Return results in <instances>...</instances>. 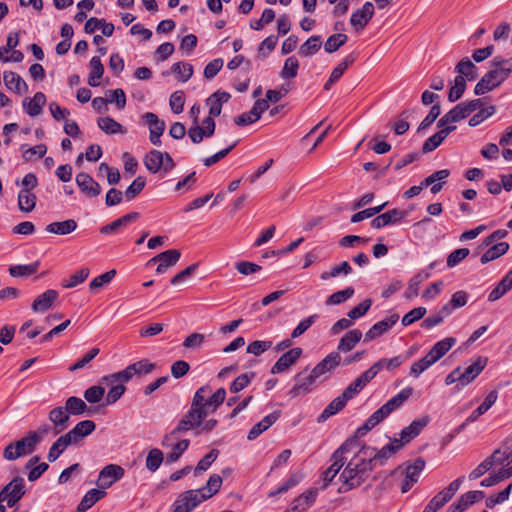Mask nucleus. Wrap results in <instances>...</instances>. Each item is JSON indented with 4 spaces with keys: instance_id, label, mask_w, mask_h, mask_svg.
Returning <instances> with one entry per match:
<instances>
[{
    "instance_id": "19",
    "label": "nucleus",
    "mask_w": 512,
    "mask_h": 512,
    "mask_svg": "<svg viewBox=\"0 0 512 512\" xmlns=\"http://www.w3.org/2000/svg\"><path fill=\"white\" fill-rule=\"evenodd\" d=\"M319 378L311 371L306 377H302V373H298L295 376V385L289 390V395L294 398L299 395H305L312 390L315 382Z\"/></svg>"
},
{
    "instance_id": "27",
    "label": "nucleus",
    "mask_w": 512,
    "mask_h": 512,
    "mask_svg": "<svg viewBox=\"0 0 512 512\" xmlns=\"http://www.w3.org/2000/svg\"><path fill=\"white\" fill-rule=\"evenodd\" d=\"M280 417V411H274L265 416L260 422L256 423L249 431L247 438L254 440L264 431L270 428Z\"/></svg>"
},
{
    "instance_id": "28",
    "label": "nucleus",
    "mask_w": 512,
    "mask_h": 512,
    "mask_svg": "<svg viewBox=\"0 0 512 512\" xmlns=\"http://www.w3.org/2000/svg\"><path fill=\"white\" fill-rule=\"evenodd\" d=\"M497 398L498 393L496 391L489 392L484 401L470 414L465 423L460 426V429L464 428L467 423L475 422L481 415L487 412L497 401Z\"/></svg>"
},
{
    "instance_id": "14",
    "label": "nucleus",
    "mask_w": 512,
    "mask_h": 512,
    "mask_svg": "<svg viewBox=\"0 0 512 512\" xmlns=\"http://www.w3.org/2000/svg\"><path fill=\"white\" fill-rule=\"evenodd\" d=\"M181 257V252L177 249H169L164 252L159 253L154 256L152 259L148 261V265L152 263L158 262V266L156 268L157 274H163L170 267L176 265Z\"/></svg>"
},
{
    "instance_id": "63",
    "label": "nucleus",
    "mask_w": 512,
    "mask_h": 512,
    "mask_svg": "<svg viewBox=\"0 0 512 512\" xmlns=\"http://www.w3.org/2000/svg\"><path fill=\"white\" fill-rule=\"evenodd\" d=\"M222 485V478L221 476L217 474H212L207 483L206 486L201 488L200 490H203L204 495L208 498H211L213 495H215Z\"/></svg>"
},
{
    "instance_id": "25",
    "label": "nucleus",
    "mask_w": 512,
    "mask_h": 512,
    "mask_svg": "<svg viewBox=\"0 0 512 512\" xmlns=\"http://www.w3.org/2000/svg\"><path fill=\"white\" fill-rule=\"evenodd\" d=\"M399 316L397 314H393L388 318H385L377 323H375L365 334V339L370 341L376 339L381 336L385 332H387L396 322L398 321Z\"/></svg>"
},
{
    "instance_id": "34",
    "label": "nucleus",
    "mask_w": 512,
    "mask_h": 512,
    "mask_svg": "<svg viewBox=\"0 0 512 512\" xmlns=\"http://www.w3.org/2000/svg\"><path fill=\"white\" fill-rule=\"evenodd\" d=\"M455 343L456 339L454 337H447L441 341H438L427 353L429 359L436 363L455 345Z\"/></svg>"
},
{
    "instance_id": "1",
    "label": "nucleus",
    "mask_w": 512,
    "mask_h": 512,
    "mask_svg": "<svg viewBox=\"0 0 512 512\" xmlns=\"http://www.w3.org/2000/svg\"><path fill=\"white\" fill-rule=\"evenodd\" d=\"M344 443H350L348 451L344 453L346 458L345 468L340 474L342 482L339 492H347L360 486L374 469L370 457L366 454L364 446L356 438L348 439Z\"/></svg>"
},
{
    "instance_id": "56",
    "label": "nucleus",
    "mask_w": 512,
    "mask_h": 512,
    "mask_svg": "<svg viewBox=\"0 0 512 512\" xmlns=\"http://www.w3.org/2000/svg\"><path fill=\"white\" fill-rule=\"evenodd\" d=\"M354 295V288L347 287L344 290L337 291L331 294L325 301L326 305H339Z\"/></svg>"
},
{
    "instance_id": "29",
    "label": "nucleus",
    "mask_w": 512,
    "mask_h": 512,
    "mask_svg": "<svg viewBox=\"0 0 512 512\" xmlns=\"http://www.w3.org/2000/svg\"><path fill=\"white\" fill-rule=\"evenodd\" d=\"M46 103V97L42 92H37L33 98H25L23 101V108L25 112L31 116L36 117L42 113L43 106Z\"/></svg>"
},
{
    "instance_id": "40",
    "label": "nucleus",
    "mask_w": 512,
    "mask_h": 512,
    "mask_svg": "<svg viewBox=\"0 0 512 512\" xmlns=\"http://www.w3.org/2000/svg\"><path fill=\"white\" fill-rule=\"evenodd\" d=\"M37 203V197L28 189H21L18 193V208L20 211L29 213L34 210Z\"/></svg>"
},
{
    "instance_id": "60",
    "label": "nucleus",
    "mask_w": 512,
    "mask_h": 512,
    "mask_svg": "<svg viewBox=\"0 0 512 512\" xmlns=\"http://www.w3.org/2000/svg\"><path fill=\"white\" fill-rule=\"evenodd\" d=\"M466 89V80L462 76H456L454 79V85L451 86L448 94L450 102H455L460 99Z\"/></svg>"
},
{
    "instance_id": "48",
    "label": "nucleus",
    "mask_w": 512,
    "mask_h": 512,
    "mask_svg": "<svg viewBox=\"0 0 512 512\" xmlns=\"http://www.w3.org/2000/svg\"><path fill=\"white\" fill-rule=\"evenodd\" d=\"M321 44V36L313 35L301 45L299 54L303 57L311 56L320 50Z\"/></svg>"
},
{
    "instance_id": "45",
    "label": "nucleus",
    "mask_w": 512,
    "mask_h": 512,
    "mask_svg": "<svg viewBox=\"0 0 512 512\" xmlns=\"http://www.w3.org/2000/svg\"><path fill=\"white\" fill-rule=\"evenodd\" d=\"M512 288V271L498 283V285L490 292L488 300L493 302L500 299L506 292Z\"/></svg>"
},
{
    "instance_id": "54",
    "label": "nucleus",
    "mask_w": 512,
    "mask_h": 512,
    "mask_svg": "<svg viewBox=\"0 0 512 512\" xmlns=\"http://www.w3.org/2000/svg\"><path fill=\"white\" fill-rule=\"evenodd\" d=\"M65 408L69 415H81L87 410V405L81 398L71 396L66 400Z\"/></svg>"
},
{
    "instance_id": "16",
    "label": "nucleus",
    "mask_w": 512,
    "mask_h": 512,
    "mask_svg": "<svg viewBox=\"0 0 512 512\" xmlns=\"http://www.w3.org/2000/svg\"><path fill=\"white\" fill-rule=\"evenodd\" d=\"M143 119L149 126L151 143L155 146L161 145L160 137L165 131V122L160 120L158 116L152 112H147L143 115Z\"/></svg>"
},
{
    "instance_id": "43",
    "label": "nucleus",
    "mask_w": 512,
    "mask_h": 512,
    "mask_svg": "<svg viewBox=\"0 0 512 512\" xmlns=\"http://www.w3.org/2000/svg\"><path fill=\"white\" fill-rule=\"evenodd\" d=\"M413 393L412 387H406L401 390L398 394L389 399L384 407L387 409L389 414H391L394 410L401 407L405 401H407Z\"/></svg>"
},
{
    "instance_id": "38",
    "label": "nucleus",
    "mask_w": 512,
    "mask_h": 512,
    "mask_svg": "<svg viewBox=\"0 0 512 512\" xmlns=\"http://www.w3.org/2000/svg\"><path fill=\"white\" fill-rule=\"evenodd\" d=\"M455 71L458 73V76H462L465 80L473 81L478 77L477 67L468 57L459 61L455 67Z\"/></svg>"
},
{
    "instance_id": "5",
    "label": "nucleus",
    "mask_w": 512,
    "mask_h": 512,
    "mask_svg": "<svg viewBox=\"0 0 512 512\" xmlns=\"http://www.w3.org/2000/svg\"><path fill=\"white\" fill-rule=\"evenodd\" d=\"M211 388L208 385L200 387L194 394V396H200L201 398V409L208 415L216 411V409L224 402L226 397V390L224 388L217 389L210 397Z\"/></svg>"
},
{
    "instance_id": "22",
    "label": "nucleus",
    "mask_w": 512,
    "mask_h": 512,
    "mask_svg": "<svg viewBox=\"0 0 512 512\" xmlns=\"http://www.w3.org/2000/svg\"><path fill=\"white\" fill-rule=\"evenodd\" d=\"M96 428L92 420H83L76 424V426L66 433L68 442L72 445L79 443L84 437L90 435Z\"/></svg>"
},
{
    "instance_id": "64",
    "label": "nucleus",
    "mask_w": 512,
    "mask_h": 512,
    "mask_svg": "<svg viewBox=\"0 0 512 512\" xmlns=\"http://www.w3.org/2000/svg\"><path fill=\"white\" fill-rule=\"evenodd\" d=\"M491 64H492V67L499 70L507 78L512 73V57L511 58H503L501 56H496L491 61Z\"/></svg>"
},
{
    "instance_id": "50",
    "label": "nucleus",
    "mask_w": 512,
    "mask_h": 512,
    "mask_svg": "<svg viewBox=\"0 0 512 512\" xmlns=\"http://www.w3.org/2000/svg\"><path fill=\"white\" fill-rule=\"evenodd\" d=\"M72 445L70 442H68V438L66 435L60 436L56 442L52 444V446L49 449L47 459L49 462H54L58 459V457L65 451V449Z\"/></svg>"
},
{
    "instance_id": "49",
    "label": "nucleus",
    "mask_w": 512,
    "mask_h": 512,
    "mask_svg": "<svg viewBox=\"0 0 512 512\" xmlns=\"http://www.w3.org/2000/svg\"><path fill=\"white\" fill-rule=\"evenodd\" d=\"M509 248L508 243L500 242L490 247L481 257L480 261L482 264H486L498 257L504 255Z\"/></svg>"
},
{
    "instance_id": "12",
    "label": "nucleus",
    "mask_w": 512,
    "mask_h": 512,
    "mask_svg": "<svg viewBox=\"0 0 512 512\" xmlns=\"http://www.w3.org/2000/svg\"><path fill=\"white\" fill-rule=\"evenodd\" d=\"M506 79V76H504L499 70L493 67L476 84L474 88V93L476 95H483L493 90L494 88L498 87Z\"/></svg>"
},
{
    "instance_id": "30",
    "label": "nucleus",
    "mask_w": 512,
    "mask_h": 512,
    "mask_svg": "<svg viewBox=\"0 0 512 512\" xmlns=\"http://www.w3.org/2000/svg\"><path fill=\"white\" fill-rule=\"evenodd\" d=\"M138 212L128 213L113 222L101 227L100 232L102 234H111L118 232L121 228L127 226L129 223L137 220L139 218Z\"/></svg>"
},
{
    "instance_id": "15",
    "label": "nucleus",
    "mask_w": 512,
    "mask_h": 512,
    "mask_svg": "<svg viewBox=\"0 0 512 512\" xmlns=\"http://www.w3.org/2000/svg\"><path fill=\"white\" fill-rule=\"evenodd\" d=\"M374 16V5L365 2L360 9L354 11L350 17V24L355 31L363 30Z\"/></svg>"
},
{
    "instance_id": "23",
    "label": "nucleus",
    "mask_w": 512,
    "mask_h": 512,
    "mask_svg": "<svg viewBox=\"0 0 512 512\" xmlns=\"http://www.w3.org/2000/svg\"><path fill=\"white\" fill-rule=\"evenodd\" d=\"M340 364L341 356L339 352H331L312 369V372L320 379Z\"/></svg>"
},
{
    "instance_id": "42",
    "label": "nucleus",
    "mask_w": 512,
    "mask_h": 512,
    "mask_svg": "<svg viewBox=\"0 0 512 512\" xmlns=\"http://www.w3.org/2000/svg\"><path fill=\"white\" fill-rule=\"evenodd\" d=\"M49 420L58 427L57 433L64 430L67 427L69 420V413L65 407H56L49 412Z\"/></svg>"
},
{
    "instance_id": "31",
    "label": "nucleus",
    "mask_w": 512,
    "mask_h": 512,
    "mask_svg": "<svg viewBox=\"0 0 512 512\" xmlns=\"http://www.w3.org/2000/svg\"><path fill=\"white\" fill-rule=\"evenodd\" d=\"M230 94L227 92L216 91L208 99L207 104L210 106L209 117H217L221 114L222 105L229 101Z\"/></svg>"
},
{
    "instance_id": "32",
    "label": "nucleus",
    "mask_w": 512,
    "mask_h": 512,
    "mask_svg": "<svg viewBox=\"0 0 512 512\" xmlns=\"http://www.w3.org/2000/svg\"><path fill=\"white\" fill-rule=\"evenodd\" d=\"M441 130L434 135L430 136L423 144L422 150L424 153H429L435 150L444 139L456 129V126H448L440 128Z\"/></svg>"
},
{
    "instance_id": "57",
    "label": "nucleus",
    "mask_w": 512,
    "mask_h": 512,
    "mask_svg": "<svg viewBox=\"0 0 512 512\" xmlns=\"http://www.w3.org/2000/svg\"><path fill=\"white\" fill-rule=\"evenodd\" d=\"M298 68V59L294 56L288 57L285 60L284 66L280 72V77L283 79L294 78L297 76Z\"/></svg>"
},
{
    "instance_id": "10",
    "label": "nucleus",
    "mask_w": 512,
    "mask_h": 512,
    "mask_svg": "<svg viewBox=\"0 0 512 512\" xmlns=\"http://www.w3.org/2000/svg\"><path fill=\"white\" fill-rule=\"evenodd\" d=\"M377 365H372L368 370L363 372L353 382H351L341 394L346 401L354 398L376 375Z\"/></svg>"
},
{
    "instance_id": "53",
    "label": "nucleus",
    "mask_w": 512,
    "mask_h": 512,
    "mask_svg": "<svg viewBox=\"0 0 512 512\" xmlns=\"http://www.w3.org/2000/svg\"><path fill=\"white\" fill-rule=\"evenodd\" d=\"M190 445V441L188 439H182L178 441L177 444L170 446L171 452L166 457V462L168 464L176 462L181 455L188 449Z\"/></svg>"
},
{
    "instance_id": "35",
    "label": "nucleus",
    "mask_w": 512,
    "mask_h": 512,
    "mask_svg": "<svg viewBox=\"0 0 512 512\" xmlns=\"http://www.w3.org/2000/svg\"><path fill=\"white\" fill-rule=\"evenodd\" d=\"M4 84L7 89L22 94L27 91L28 86L25 81L15 72L5 71L3 75Z\"/></svg>"
},
{
    "instance_id": "62",
    "label": "nucleus",
    "mask_w": 512,
    "mask_h": 512,
    "mask_svg": "<svg viewBox=\"0 0 512 512\" xmlns=\"http://www.w3.org/2000/svg\"><path fill=\"white\" fill-rule=\"evenodd\" d=\"M218 455L219 451L217 449H212L203 458H201L194 469L195 475L207 471L212 463L217 459Z\"/></svg>"
},
{
    "instance_id": "17",
    "label": "nucleus",
    "mask_w": 512,
    "mask_h": 512,
    "mask_svg": "<svg viewBox=\"0 0 512 512\" xmlns=\"http://www.w3.org/2000/svg\"><path fill=\"white\" fill-rule=\"evenodd\" d=\"M75 181L80 191L89 198L97 197L102 191L99 183L86 172L78 173Z\"/></svg>"
},
{
    "instance_id": "11",
    "label": "nucleus",
    "mask_w": 512,
    "mask_h": 512,
    "mask_svg": "<svg viewBox=\"0 0 512 512\" xmlns=\"http://www.w3.org/2000/svg\"><path fill=\"white\" fill-rule=\"evenodd\" d=\"M125 474L123 467L117 464H109L102 468L99 472L96 485L100 489L106 490L116 481L120 480Z\"/></svg>"
},
{
    "instance_id": "33",
    "label": "nucleus",
    "mask_w": 512,
    "mask_h": 512,
    "mask_svg": "<svg viewBox=\"0 0 512 512\" xmlns=\"http://www.w3.org/2000/svg\"><path fill=\"white\" fill-rule=\"evenodd\" d=\"M467 116L461 104L453 107L449 112H447L437 123L439 128H445L448 126H455L454 123L465 119Z\"/></svg>"
},
{
    "instance_id": "61",
    "label": "nucleus",
    "mask_w": 512,
    "mask_h": 512,
    "mask_svg": "<svg viewBox=\"0 0 512 512\" xmlns=\"http://www.w3.org/2000/svg\"><path fill=\"white\" fill-rule=\"evenodd\" d=\"M133 376H135V373L132 370L131 366L129 365L122 371L111 374L109 376H105L103 378V381H105L108 384H115L117 382H128Z\"/></svg>"
},
{
    "instance_id": "21",
    "label": "nucleus",
    "mask_w": 512,
    "mask_h": 512,
    "mask_svg": "<svg viewBox=\"0 0 512 512\" xmlns=\"http://www.w3.org/2000/svg\"><path fill=\"white\" fill-rule=\"evenodd\" d=\"M302 355V349L299 347L292 348L288 352L279 357L271 368L272 374H279L291 367Z\"/></svg>"
},
{
    "instance_id": "37",
    "label": "nucleus",
    "mask_w": 512,
    "mask_h": 512,
    "mask_svg": "<svg viewBox=\"0 0 512 512\" xmlns=\"http://www.w3.org/2000/svg\"><path fill=\"white\" fill-rule=\"evenodd\" d=\"M317 491L309 490L298 496L291 504L292 512H302L308 509L316 500Z\"/></svg>"
},
{
    "instance_id": "18",
    "label": "nucleus",
    "mask_w": 512,
    "mask_h": 512,
    "mask_svg": "<svg viewBox=\"0 0 512 512\" xmlns=\"http://www.w3.org/2000/svg\"><path fill=\"white\" fill-rule=\"evenodd\" d=\"M429 421V416H423L419 419L413 420L409 426L405 427L400 433V438L397 439L402 443V447L417 437L428 425Z\"/></svg>"
},
{
    "instance_id": "36",
    "label": "nucleus",
    "mask_w": 512,
    "mask_h": 512,
    "mask_svg": "<svg viewBox=\"0 0 512 512\" xmlns=\"http://www.w3.org/2000/svg\"><path fill=\"white\" fill-rule=\"evenodd\" d=\"M77 222L68 219L60 222H52L45 227L46 232L56 235H68L77 229Z\"/></svg>"
},
{
    "instance_id": "4",
    "label": "nucleus",
    "mask_w": 512,
    "mask_h": 512,
    "mask_svg": "<svg viewBox=\"0 0 512 512\" xmlns=\"http://www.w3.org/2000/svg\"><path fill=\"white\" fill-rule=\"evenodd\" d=\"M350 443H343L337 450L332 454L330 461L331 465L322 473V489H326L332 480L337 476L340 470L346 463V458L344 457V453L348 451Z\"/></svg>"
},
{
    "instance_id": "8",
    "label": "nucleus",
    "mask_w": 512,
    "mask_h": 512,
    "mask_svg": "<svg viewBox=\"0 0 512 512\" xmlns=\"http://www.w3.org/2000/svg\"><path fill=\"white\" fill-rule=\"evenodd\" d=\"M206 499L203 490H188L176 499L173 504V512H190Z\"/></svg>"
},
{
    "instance_id": "46",
    "label": "nucleus",
    "mask_w": 512,
    "mask_h": 512,
    "mask_svg": "<svg viewBox=\"0 0 512 512\" xmlns=\"http://www.w3.org/2000/svg\"><path fill=\"white\" fill-rule=\"evenodd\" d=\"M91 72L88 78V83L92 87L100 85L99 79L103 76L104 66L101 63L100 57L94 56L90 60Z\"/></svg>"
},
{
    "instance_id": "7",
    "label": "nucleus",
    "mask_w": 512,
    "mask_h": 512,
    "mask_svg": "<svg viewBox=\"0 0 512 512\" xmlns=\"http://www.w3.org/2000/svg\"><path fill=\"white\" fill-rule=\"evenodd\" d=\"M25 492L24 478L17 476L0 491V503L6 501L9 507H13Z\"/></svg>"
},
{
    "instance_id": "41",
    "label": "nucleus",
    "mask_w": 512,
    "mask_h": 512,
    "mask_svg": "<svg viewBox=\"0 0 512 512\" xmlns=\"http://www.w3.org/2000/svg\"><path fill=\"white\" fill-rule=\"evenodd\" d=\"M106 495V491L104 489H91L89 490L84 497L82 498L81 502L78 505L79 511H86L89 508H91L96 502L104 498Z\"/></svg>"
},
{
    "instance_id": "47",
    "label": "nucleus",
    "mask_w": 512,
    "mask_h": 512,
    "mask_svg": "<svg viewBox=\"0 0 512 512\" xmlns=\"http://www.w3.org/2000/svg\"><path fill=\"white\" fill-rule=\"evenodd\" d=\"M99 128L106 134H124L126 129L113 118L107 116L98 119Z\"/></svg>"
},
{
    "instance_id": "24",
    "label": "nucleus",
    "mask_w": 512,
    "mask_h": 512,
    "mask_svg": "<svg viewBox=\"0 0 512 512\" xmlns=\"http://www.w3.org/2000/svg\"><path fill=\"white\" fill-rule=\"evenodd\" d=\"M487 358L478 357L477 360L468 366L464 371L460 369L461 386L470 384L486 367Z\"/></svg>"
},
{
    "instance_id": "51",
    "label": "nucleus",
    "mask_w": 512,
    "mask_h": 512,
    "mask_svg": "<svg viewBox=\"0 0 512 512\" xmlns=\"http://www.w3.org/2000/svg\"><path fill=\"white\" fill-rule=\"evenodd\" d=\"M352 272V267L347 261H343L338 265L333 266L329 271L321 273V280H328L329 278H336L340 275H349Z\"/></svg>"
},
{
    "instance_id": "39",
    "label": "nucleus",
    "mask_w": 512,
    "mask_h": 512,
    "mask_svg": "<svg viewBox=\"0 0 512 512\" xmlns=\"http://www.w3.org/2000/svg\"><path fill=\"white\" fill-rule=\"evenodd\" d=\"M362 332L358 329H353L348 331L339 341L338 343V351L341 352H349L351 351L356 344L361 340Z\"/></svg>"
},
{
    "instance_id": "2",
    "label": "nucleus",
    "mask_w": 512,
    "mask_h": 512,
    "mask_svg": "<svg viewBox=\"0 0 512 512\" xmlns=\"http://www.w3.org/2000/svg\"><path fill=\"white\" fill-rule=\"evenodd\" d=\"M40 442V435L36 434L34 431H29L26 436L20 440L8 444L3 451V457L8 461H13L22 456L31 454L35 451Z\"/></svg>"
},
{
    "instance_id": "44",
    "label": "nucleus",
    "mask_w": 512,
    "mask_h": 512,
    "mask_svg": "<svg viewBox=\"0 0 512 512\" xmlns=\"http://www.w3.org/2000/svg\"><path fill=\"white\" fill-rule=\"evenodd\" d=\"M346 403L347 401L341 395L333 399L328 404V406L323 410V412L319 415L318 422H324L329 417L341 411L345 407Z\"/></svg>"
},
{
    "instance_id": "59",
    "label": "nucleus",
    "mask_w": 512,
    "mask_h": 512,
    "mask_svg": "<svg viewBox=\"0 0 512 512\" xmlns=\"http://www.w3.org/2000/svg\"><path fill=\"white\" fill-rule=\"evenodd\" d=\"M163 459L164 455L160 449H151L146 458V468L151 472H155L160 467Z\"/></svg>"
},
{
    "instance_id": "58",
    "label": "nucleus",
    "mask_w": 512,
    "mask_h": 512,
    "mask_svg": "<svg viewBox=\"0 0 512 512\" xmlns=\"http://www.w3.org/2000/svg\"><path fill=\"white\" fill-rule=\"evenodd\" d=\"M39 262H34L28 265H14L9 268V273L12 277H26L38 270Z\"/></svg>"
},
{
    "instance_id": "55",
    "label": "nucleus",
    "mask_w": 512,
    "mask_h": 512,
    "mask_svg": "<svg viewBox=\"0 0 512 512\" xmlns=\"http://www.w3.org/2000/svg\"><path fill=\"white\" fill-rule=\"evenodd\" d=\"M347 35L343 33H336L331 35L324 44V50L327 53H333L337 51L341 46L347 42Z\"/></svg>"
},
{
    "instance_id": "6",
    "label": "nucleus",
    "mask_w": 512,
    "mask_h": 512,
    "mask_svg": "<svg viewBox=\"0 0 512 512\" xmlns=\"http://www.w3.org/2000/svg\"><path fill=\"white\" fill-rule=\"evenodd\" d=\"M144 165L151 173H157L161 168L168 172L175 167V162L169 153L154 149L145 156Z\"/></svg>"
},
{
    "instance_id": "9",
    "label": "nucleus",
    "mask_w": 512,
    "mask_h": 512,
    "mask_svg": "<svg viewBox=\"0 0 512 512\" xmlns=\"http://www.w3.org/2000/svg\"><path fill=\"white\" fill-rule=\"evenodd\" d=\"M402 448V443L397 439H394L389 444L385 445L382 449L377 450L376 448L364 446L366 454H371L370 461L373 467L376 464L383 465L391 456L397 453Z\"/></svg>"
},
{
    "instance_id": "13",
    "label": "nucleus",
    "mask_w": 512,
    "mask_h": 512,
    "mask_svg": "<svg viewBox=\"0 0 512 512\" xmlns=\"http://www.w3.org/2000/svg\"><path fill=\"white\" fill-rule=\"evenodd\" d=\"M425 467V461L422 458H417L412 464L406 466L404 471V479L401 482V492H408L415 483L418 482L420 474Z\"/></svg>"
},
{
    "instance_id": "3",
    "label": "nucleus",
    "mask_w": 512,
    "mask_h": 512,
    "mask_svg": "<svg viewBox=\"0 0 512 512\" xmlns=\"http://www.w3.org/2000/svg\"><path fill=\"white\" fill-rule=\"evenodd\" d=\"M206 416L204 410L201 409L200 396H193L190 409L177 424L178 430L186 432L200 427Z\"/></svg>"
},
{
    "instance_id": "20",
    "label": "nucleus",
    "mask_w": 512,
    "mask_h": 512,
    "mask_svg": "<svg viewBox=\"0 0 512 512\" xmlns=\"http://www.w3.org/2000/svg\"><path fill=\"white\" fill-rule=\"evenodd\" d=\"M58 292L54 289H48L42 294L38 295L32 305L31 309L35 313H45L49 309H51L54 305V303L58 299Z\"/></svg>"
},
{
    "instance_id": "26",
    "label": "nucleus",
    "mask_w": 512,
    "mask_h": 512,
    "mask_svg": "<svg viewBox=\"0 0 512 512\" xmlns=\"http://www.w3.org/2000/svg\"><path fill=\"white\" fill-rule=\"evenodd\" d=\"M407 215V212L399 209H392L383 214L378 215L371 221V226L375 229H380L392 223L403 219Z\"/></svg>"
},
{
    "instance_id": "52",
    "label": "nucleus",
    "mask_w": 512,
    "mask_h": 512,
    "mask_svg": "<svg viewBox=\"0 0 512 512\" xmlns=\"http://www.w3.org/2000/svg\"><path fill=\"white\" fill-rule=\"evenodd\" d=\"M89 274L90 270L88 268H82L72 274L69 278L64 279L61 285L67 289L74 288L80 283H83L88 278Z\"/></svg>"
}]
</instances>
